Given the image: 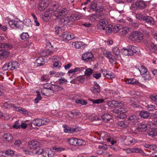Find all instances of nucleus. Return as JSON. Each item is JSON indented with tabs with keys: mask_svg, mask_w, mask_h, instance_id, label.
<instances>
[{
	"mask_svg": "<svg viewBox=\"0 0 157 157\" xmlns=\"http://www.w3.org/2000/svg\"><path fill=\"white\" fill-rule=\"evenodd\" d=\"M64 17H63L61 18H59V19H60V24L63 26H67L68 25V23L71 21H73L76 20H78L80 18L79 17L75 14H73L70 16L64 18Z\"/></svg>",
	"mask_w": 157,
	"mask_h": 157,
	"instance_id": "obj_1",
	"label": "nucleus"
},
{
	"mask_svg": "<svg viewBox=\"0 0 157 157\" xmlns=\"http://www.w3.org/2000/svg\"><path fill=\"white\" fill-rule=\"evenodd\" d=\"M128 109L126 108H120L118 109H114L112 110V112L117 114L115 117L117 119H124L127 117L126 113Z\"/></svg>",
	"mask_w": 157,
	"mask_h": 157,
	"instance_id": "obj_2",
	"label": "nucleus"
},
{
	"mask_svg": "<svg viewBox=\"0 0 157 157\" xmlns=\"http://www.w3.org/2000/svg\"><path fill=\"white\" fill-rule=\"evenodd\" d=\"M137 47L130 45L127 48H124L122 51L123 54L125 56H132L137 52Z\"/></svg>",
	"mask_w": 157,
	"mask_h": 157,
	"instance_id": "obj_3",
	"label": "nucleus"
},
{
	"mask_svg": "<svg viewBox=\"0 0 157 157\" xmlns=\"http://www.w3.org/2000/svg\"><path fill=\"white\" fill-rule=\"evenodd\" d=\"M141 75L145 80L151 79V76L147 68L144 66L141 65L139 69Z\"/></svg>",
	"mask_w": 157,
	"mask_h": 157,
	"instance_id": "obj_4",
	"label": "nucleus"
},
{
	"mask_svg": "<svg viewBox=\"0 0 157 157\" xmlns=\"http://www.w3.org/2000/svg\"><path fill=\"white\" fill-rule=\"evenodd\" d=\"M129 39L132 41L140 42L143 39V35L138 31H136L131 34Z\"/></svg>",
	"mask_w": 157,
	"mask_h": 157,
	"instance_id": "obj_5",
	"label": "nucleus"
},
{
	"mask_svg": "<svg viewBox=\"0 0 157 157\" xmlns=\"http://www.w3.org/2000/svg\"><path fill=\"white\" fill-rule=\"evenodd\" d=\"M68 12L67 9L66 8H60L59 9V10L57 13H54V16L56 17V19H59L63 17H64L65 15L67 14Z\"/></svg>",
	"mask_w": 157,
	"mask_h": 157,
	"instance_id": "obj_6",
	"label": "nucleus"
},
{
	"mask_svg": "<svg viewBox=\"0 0 157 157\" xmlns=\"http://www.w3.org/2000/svg\"><path fill=\"white\" fill-rule=\"evenodd\" d=\"M69 143L74 146L84 145L86 144V142L82 140L78 139L75 138H72L68 140Z\"/></svg>",
	"mask_w": 157,
	"mask_h": 157,
	"instance_id": "obj_7",
	"label": "nucleus"
},
{
	"mask_svg": "<svg viewBox=\"0 0 157 157\" xmlns=\"http://www.w3.org/2000/svg\"><path fill=\"white\" fill-rule=\"evenodd\" d=\"M81 58L85 62H90L94 59V56L91 52H86L82 54Z\"/></svg>",
	"mask_w": 157,
	"mask_h": 157,
	"instance_id": "obj_8",
	"label": "nucleus"
},
{
	"mask_svg": "<svg viewBox=\"0 0 157 157\" xmlns=\"http://www.w3.org/2000/svg\"><path fill=\"white\" fill-rule=\"evenodd\" d=\"M28 147L31 150H36L35 153L38 150L41 149L38 142L36 141H31L28 143Z\"/></svg>",
	"mask_w": 157,
	"mask_h": 157,
	"instance_id": "obj_9",
	"label": "nucleus"
},
{
	"mask_svg": "<svg viewBox=\"0 0 157 157\" xmlns=\"http://www.w3.org/2000/svg\"><path fill=\"white\" fill-rule=\"evenodd\" d=\"M48 121L47 119H36L33 120L32 122V124L35 126H40L47 124Z\"/></svg>",
	"mask_w": 157,
	"mask_h": 157,
	"instance_id": "obj_10",
	"label": "nucleus"
},
{
	"mask_svg": "<svg viewBox=\"0 0 157 157\" xmlns=\"http://www.w3.org/2000/svg\"><path fill=\"white\" fill-rule=\"evenodd\" d=\"M36 154L37 155L42 154L44 157H53L54 155V153L52 151L46 150L44 151L42 149L37 150Z\"/></svg>",
	"mask_w": 157,
	"mask_h": 157,
	"instance_id": "obj_11",
	"label": "nucleus"
},
{
	"mask_svg": "<svg viewBox=\"0 0 157 157\" xmlns=\"http://www.w3.org/2000/svg\"><path fill=\"white\" fill-rule=\"evenodd\" d=\"M48 0H40L38 4V9L40 11H44L48 6Z\"/></svg>",
	"mask_w": 157,
	"mask_h": 157,
	"instance_id": "obj_12",
	"label": "nucleus"
},
{
	"mask_svg": "<svg viewBox=\"0 0 157 157\" xmlns=\"http://www.w3.org/2000/svg\"><path fill=\"white\" fill-rule=\"evenodd\" d=\"M107 24V21L105 19H101L97 24V27L100 30L105 29V27Z\"/></svg>",
	"mask_w": 157,
	"mask_h": 157,
	"instance_id": "obj_13",
	"label": "nucleus"
},
{
	"mask_svg": "<svg viewBox=\"0 0 157 157\" xmlns=\"http://www.w3.org/2000/svg\"><path fill=\"white\" fill-rule=\"evenodd\" d=\"M52 11H49V10L47 9L45 13L42 16V18L44 21H47L52 16H54Z\"/></svg>",
	"mask_w": 157,
	"mask_h": 157,
	"instance_id": "obj_14",
	"label": "nucleus"
},
{
	"mask_svg": "<svg viewBox=\"0 0 157 157\" xmlns=\"http://www.w3.org/2000/svg\"><path fill=\"white\" fill-rule=\"evenodd\" d=\"M143 19V21L150 25H153L155 24V21L154 19L151 17L145 16Z\"/></svg>",
	"mask_w": 157,
	"mask_h": 157,
	"instance_id": "obj_15",
	"label": "nucleus"
},
{
	"mask_svg": "<svg viewBox=\"0 0 157 157\" xmlns=\"http://www.w3.org/2000/svg\"><path fill=\"white\" fill-rule=\"evenodd\" d=\"M124 138V142L126 145H129L131 144H133L135 142V140L130 136H128Z\"/></svg>",
	"mask_w": 157,
	"mask_h": 157,
	"instance_id": "obj_16",
	"label": "nucleus"
},
{
	"mask_svg": "<svg viewBox=\"0 0 157 157\" xmlns=\"http://www.w3.org/2000/svg\"><path fill=\"white\" fill-rule=\"evenodd\" d=\"M142 150L140 148L138 147L128 148L126 149V152L127 153H142Z\"/></svg>",
	"mask_w": 157,
	"mask_h": 157,
	"instance_id": "obj_17",
	"label": "nucleus"
},
{
	"mask_svg": "<svg viewBox=\"0 0 157 157\" xmlns=\"http://www.w3.org/2000/svg\"><path fill=\"white\" fill-rule=\"evenodd\" d=\"M101 118L104 122H108L112 120L113 117L111 115L106 113L103 114Z\"/></svg>",
	"mask_w": 157,
	"mask_h": 157,
	"instance_id": "obj_18",
	"label": "nucleus"
},
{
	"mask_svg": "<svg viewBox=\"0 0 157 157\" xmlns=\"http://www.w3.org/2000/svg\"><path fill=\"white\" fill-rule=\"evenodd\" d=\"M63 127L64 128V132L66 133H73L77 132L76 128L68 127L66 125H63Z\"/></svg>",
	"mask_w": 157,
	"mask_h": 157,
	"instance_id": "obj_19",
	"label": "nucleus"
},
{
	"mask_svg": "<svg viewBox=\"0 0 157 157\" xmlns=\"http://www.w3.org/2000/svg\"><path fill=\"white\" fill-rule=\"evenodd\" d=\"M150 126L149 124H140L137 128V129L139 132H144L147 128H150Z\"/></svg>",
	"mask_w": 157,
	"mask_h": 157,
	"instance_id": "obj_20",
	"label": "nucleus"
},
{
	"mask_svg": "<svg viewBox=\"0 0 157 157\" xmlns=\"http://www.w3.org/2000/svg\"><path fill=\"white\" fill-rule=\"evenodd\" d=\"M135 5L137 6V7L140 9H144L147 6L145 2L139 0L136 1L135 3Z\"/></svg>",
	"mask_w": 157,
	"mask_h": 157,
	"instance_id": "obj_21",
	"label": "nucleus"
},
{
	"mask_svg": "<svg viewBox=\"0 0 157 157\" xmlns=\"http://www.w3.org/2000/svg\"><path fill=\"white\" fill-rule=\"evenodd\" d=\"M72 44L75 48L78 49L83 48L86 46L84 43L81 41L74 42L72 43Z\"/></svg>",
	"mask_w": 157,
	"mask_h": 157,
	"instance_id": "obj_22",
	"label": "nucleus"
},
{
	"mask_svg": "<svg viewBox=\"0 0 157 157\" xmlns=\"http://www.w3.org/2000/svg\"><path fill=\"white\" fill-rule=\"evenodd\" d=\"M60 36L63 37L64 40H70L74 38L73 36L71 37V35L69 34L67 32H63Z\"/></svg>",
	"mask_w": 157,
	"mask_h": 157,
	"instance_id": "obj_23",
	"label": "nucleus"
},
{
	"mask_svg": "<svg viewBox=\"0 0 157 157\" xmlns=\"http://www.w3.org/2000/svg\"><path fill=\"white\" fill-rule=\"evenodd\" d=\"M139 115L141 118L146 119L149 116L150 113L147 111L142 110L140 111Z\"/></svg>",
	"mask_w": 157,
	"mask_h": 157,
	"instance_id": "obj_24",
	"label": "nucleus"
},
{
	"mask_svg": "<svg viewBox=\"0 0 157 157\" xmlns=\"http://www.w3.org/2000/svg\"><path fill=\"white\" fill-rule=\"evenodd\" d=\"M12 48L13 46L10 44L0 43V48H4L6 50H8L11 49Z\"/></svg>",
	"mask_w": 157,
	"mask_h": 157,
	"instance_id": "obj_25",
	"label": "nucleus"
},
{
	"mask_svg": "<svg viewBox=\"0 0 157 157\" xmlns=\"http://www.w3.org/2000/svg\"><path fill=\"white\" fill-rule=\"evenodd\" d=\"M3 138L8 142H12L13 139L12 135L10 133L5 134L3 136Z\"/></svg>",
	"mask_w": 157,
	"mask_h": 157,
	"instance_id": "obj_26",
	"label": "nucleus"
},
{
	"mask_svg": "<svg viewBox=\"0 0 157 157\" xmlns=\"http://www.w3.org/2000/svg\"><path fill=\"white\" fill-rule=\"evenodd\" d=\"M103 75L104 77L108 78H112L114 77L113 75L112 74V73L110 71H108L106 70L102 71Z\"/></svg>",
	"mask_w": 157,
	"mask_h": 157,
	"instance_id": "obj_27",
	"label": "nucleus"
},
{
	"mask_svg": "<svg viewBox=\"0 0 157 157\" xmlns=\"http://www.w3.org/2000/svg\"><path fill=\"white\" fill-rule=\"evenodd\" d=\"M50 89L51 90L55 92H58L61 91L63 88L62 86H59L58 85H52V87Z\"/></svg>",
	"mask_w": 157,
	"mask_h": 157,
	"instance_id": "obj_28",
	"label": "nucleus"
},
{
	"mask_svg": "<svg viewBox=\"0 0 157 157\" xmlns=\"http://www.w3.org/2000/svg\"><path fill=\"white\" fill-rule=\"evenodd\" d=\"M59 7H58V6L57 4H54L52 7L49 8L48 9V10H49V11H52L53 12L52 13L53 14V15H54V13H57V10L59 9Z\"/></svg>",
	"mask_w": 157,
	"mask_h": 157,
	"instance_id": "obj_29",
	"label": "nucleus"
},
{
	"mask_svg": "<svg viewBox=\"0 0 157 157\" xmlns=\"http://www.w3.org/2000/svg\"><path fill=\"white\" fill-rule=\"evenodd\" d=\"M130 31L129 28L126 27L123 29H121V31L120 32L121 35L124 36L128 33Z\"/></svg>",
	"mask_w": 157,
	"mask_h": 157,
	"instance_id": "obj_30",
	"label": "nucleus"
},
{
	"mask_svg": "<svg viewBox=\"0 0 157 157\" xmlns=\"http://www.w3.org/2000/svg\"><path fill=\"white\" fill-rule=\"evenodd\" d=\"M15 26V28H17L21 31L23 30L24 26L21 22H18L17 21Z\"/></svg>",
	"mask_w": 157,
	"mask_h": 157,
	"instance_id": "obj_31",
	"label": "nucleus"
},
{
	"mask_svg": "<svg viewBox=\"0 0 157 157\" xmlns=\"http://www.w3.org/2000/svg\"><path fill=\"white\" fill-rule=\"evenodd\" d=\"M118 104L117 101L112 100L108 101L107 103V105L111 107H116L117 106V105Z\"/></svg>",
	"mask_w": 157,
	"mask_h": 157,
	"instance_id": "obj_32",
	"label": "nucleus"
},
{
	"mask_svg": "<svg viewBox=\"0 0 157 157\" xmlns=\"http://www.w3.org/2000/svg\"><path fill=\"white\" fill-rule=\"evenodd\" d=\"M11 70H13L15 69L18 68L19 66V63L17 62H11Z\"/></svg>",
	"mask_w": 157,
	"mask_h": 157,
	"instance_id": "obj_33",
	"label": "nucleus"
},
{
	"mask_svg": "<svg viewBox=\"0 0 157 157\" xmlns=\"http://www.w3.org/2000/svg\"><path fill=\"white\" fill-rule=\"evenodd\" d=\"M83 69V67H82L80 68L79 67H76L74 69H71L69 70L68 72V73L70 74H74V73L78 72V71H81L82 70V69Z\"/></svg>",
	"mask_w": 157,
	"mask_h": 157,
	"instance_id": "obj_34",
	"label": "nucleus"
},
{
	"mask_svg": "<svg viewBox=\"0 0 157 157\" xmlns=\"http://www.w3.org/2000/svg\"><path fill=\"white\" fill-rule=\"evenodd\" d=\"M101 51L102 54H103L107 58L111 56V53L108 50H105L104 48H102Z\"/></svg>",
	"mask_w": 157,
	"mask_h": 157,
	"instance_id": "obj_35",
	"label": "nucleus"
},
{
	"mask_svg": "<svg viewBox=\"0 0 157 157\" xmlns=\"http://www.w3.org/2000/svg\"><path fill=\"white\" fill-rule=\"evenodd\" d=\"M11 62L7 63L4 65L2 67V69L4 70H11Z\"/></svg>",
	"mask_w": 157,
	"mask_h": 157,
	"instance_id": "obj_36",
	"label": "nucleus"
},
{
	"mask_svg": "<svg viewBox=\"0 0 157 157\" xmlns=\"http://www.w3.org/2000/svg\"><path fill=\"white\" fill-rule=\"evenodd\" d=\"M29 37L28 33H23L21 35V39L23 40H26Z\"/></svg>",
	"mask_w": 157,
	"mask_h": 157,
	"instance_id": "obj_37",
	"label": "nucleus"
},
{
	"mask_svg": "<svg viewBox=\"0 0 157 157\" xmlns=\"http://www.w3.org/2000/svg\"><path fill=\"white\" fill-rule=\"evenodd\" d=\"M44 61L42 57H39L36 60V63L38 66H41L44 63Z\"/></svg>",
	"mask_w": 157,
	"mask_h": 157,
	"instance_id": "obj_38",
	"label": "nucleus"
},
{
	"mask_svg": "<svg viewBox=\"0 0 157 157\" xmlns=\"http://www.w3.org/2000/svg\"><path fill=\"white\" fill-rule=\"evenodd\" d=\"M117 125L121 128H125L128 126V124L123 121L117 122Z\"/></svg>",
	"mask_w": 157,
	"mask_h": 157,
	"instance_id": "obj_39",
	"label": "nucleus"
},
{
	"mask_svg": "<svg viewBox=\"0 0 157 157\" xmlns=\"http://www.w3.org/2000/svg\"><path fill=\"white\" fill-rule=\"evenodd\" d=\"M89 17H90L91 20L93 21H98V20L97 13L91 14Z\"/></svg>",
	"mask_w": 157,
	"mask_h": 157,
	"instance_id": "obj_40",
	"label": "nucleus"
},
{
	"mask_svg": "<svg viewBox=\"0 0 157 157\" xmlns=\"http://www.w3.org/2000/svg\"><path fill=\"white\" fill-rule=\"evenodd\" d=\"M89 100L90 101H92L93 104H97L102 103L104 100V99H98L96 100L89 99Z\"/></svg>",
	"mask_w": 157,
	"mask_h": 157,
	"instance_id": "obj_41",
	"label": "nucleus"
},
{
	"mask_svg": "<svg viewBox=\"0 0 157 157\" xmlns=\"http://www.w3.org/2000/svg\"><path fill=\"white\" fill-rule=\"evenodd\" d=\"M149 135L154 137L157 136V129H151L149 133Z\"/></svg>",
	"mask_w": 157,
	"mask_h": 157,
	"instance_id": "obj_42",
	"label": "nucleus"
},
{
	"mask_svg": "<svg viewBox=\"0 0 157 157\" xmlns=\"http://www.w3.org/2000/svg\"><path fill=\"white\" fill-rule=\"evenodd\" d=\"M121 26L120 25L118 24L113 27L112 31L115 33H116L121 29Z\"/></svg>",
	"mask_w": 157,
	"mask_h": 157,
	"instance_id": "obj_43",
	"label": "nucleus"
},
{
	"mask_svg": "<svg viewBox=\"0 0 157 157\" xmlns=\"http://www.w3.org/2000/svg\"><path fill=\"white\" fill-rule=\"evenodd\" d=\"M37 94V96L36 98L35 99V102L37 103H38L39 100L42 99V97L41 96L40 92L38 91L36 92Z\"/></svg>",
	"mask_w": 157,
	"mask_h": 157,
	"instance_id": "obj_44",
	"label": "nucleus"
},
{
	"mask_svg": "<svg viewBox=\"0 0 157 157\" xmlns=\"http://www.w3.org/2000/svg\"><path fill=\"white\" fill-rule=\"evenodd\" d=\"M75 102L77 104H80L83 105L87 104V102L83 99H78L75 101Z\"/></svg>",
	"mask_w": 157,
	"mask_h": 157,
	"instance_id": "obj_45",
	"label": "nucleus"
},
{
	"mask_svg": "<svg viewBox=\"0 0 157 157\" xmlns=\"http://www.w3.org/2000/svg\"><path fill=\"white\" fill-rule=\"evenodd\" d=\"M41 81L42 82H48L50 79V78L48 75H44L41 77Z\"/></svg>",
	"mask_w": 157,
	"mask_h": 157,
	"instance_id": "obj_46",
	"label": "nucleus"
},
{
	"mask_svg": "<svg viewBox=\"0 0 157 157\" xmlns=\"http://www.w3.org/2000/svg\"><path fill=\"white\" fill-rule=\"evenodd\" d=\"M23 23L25 25L29 26L31 25V21L29 19L25 18L23 21Z\"/></svg>",
	"mask_w": 157,
	"mask_h": 157,
	"instance_id": "obj_47",
	"label": "nucleus"
},
{
	"mask_svg": "<svg viewBox=\"0 0 157 157\" xmlns=\"http://www.w3.org/2000/svg\"><path fill=\"white\" fill-rule=\"evenodd\" d=\"M14 153V151L10 149H8L6 151V155L10 156H12Z\"/></svg>",
	"mask_w": 157,
	"mask_h": 157,
	"instance_id": "obj_48",
	"label": "nucleus"
},
{
	"mask_svg": "<svg viewBox=\"0 0 157 157\" xmlns=\"http://www.w3.org/2000/svg\"><path fill=\"white\" fill-rule=\"evenodd\" d=\"M17 21L15 20H11L9 22V24L10 26V27L12 28H15V25L16 24Z\"/></svg>",
	"mask_w": 157,
	"mask_h": 157,
	"instance_id": "obj_49",
	"label": "nucleus"
},
{
	"mask_svg": "<svg viewBox=\"0 0 157 157\" xmlns=\"http://www.w3.org/2000/svg\"><path fill=\"white\" fill-rule=\"evenodd\" d=\"M137 120V117L135 115H133L130 116L128 119V121H130L132 122H134L135 121Z\"/></svg>",
	"mask_w": 157,
	"mask_h": 157,
	"instance_id": "obj_50",
	"label": "nucleus"
},
{
	"mask_svg": "<svg viewBox=\"0 0 157 157\" xmlns=\"http://www.w3.org/2000/svg\"><path fill=\"white\" fill-rule=\"evenodd\" d=\"M113 52L116 56H118L120 54V51L117 47H115L113 48Z\"/></svg>",
	"mask_w": 157,
	"mask_h": 157,
	"instance_id": "obj_51",
	"label": "nucleus"
},
{
	"mask_svg": "<svg viewBox=\"0 0 157 157\" xmlns=\"http://www.w3.org/2000/svg\"><path fill=\"white\" fill-rule=\"evenodd\" d=\"M97 8V4L95 2H92L90 7V10L94 11L96 10Z\"/></svg>",
	"mask_w": 157,
	"mask_h": 157,
	"instance_id": "obj_52",
	"label": "nucleus"
},
{
	"mask_svg": "<svg viewBox=\"0 0 157 157\" xmlns=\"http://www.w3.org/2000/svg\"><path fill=\"white\" fill-rule=\"evenodd\" d=\"M146 108L149 111H153L156 110V107L155 105H148Z\"/></svg>",
	"mask_w": 157,
	"mask_h": 157,
	"instance_id": "obj_53",
	"label": "nucleus"
},
{
	"mask_svg": "<svg viewBox=\"0 0 157 157\" xmlns=\"http://www.w3.org/2000/svg\"><path fill=\"white\" fill-rule=\"evenodd\" d=\"M93 71L92 69L89 68L85 71V75L86 76H89L93 73Z\"/></svg>",
	"mask_w": 157,
	"mask_h": 157,
	"instance_id": "obj_54",
	"label": "nucleus"
},
{
	"mask_svg": "<svg viewBox=\"0 0 157 157\" xmlns=\"http://www.w3.org/2000/svg\"><path fill=\"white\" fill-rule=\"evenodd\" d=\"M1 57L6 58L9 55L10 53L7 51H1Z\"/></svg>",
	"mask_w": 157,
	"mask_h": 157,
	"instance_id": "obj_55",
	"label": "nucleus"
},
{
	"mask_svg": "<svg viewBox=\"0 0 157 157\" xmlns=\"http://www.w3.org/2000/svg\"><path fill=\"white\" fill-rule=\"evenodd\" d=\"M53 149L56 151L59 152H60L62 151H64L65 149V148L63 147H57L56 146H53Z\"/></svg>",
	"mask_w": 157,
	"mask_h": 157,
	"instance_id": "obj_56",
	"label": "nucleus"
},
{
	"mask_svg": "<svg viewBox=\"0 0 157 157\" xmlns=\"http://www.w3.org/2000/svg\"><path fill=\"white\" fill-rule=\"evenodd\" d=\"M93 120L95 121H98L97 123H95V124L96 125H99L101 123V119L99 118L98 117H93L92 118Z\"/></svg>",
	"mask_w": 157,
	"mask_h": 157,
	"instance_id": "obj_57",
	"label": "nucleus"
},
{
	"mask_svg": "<svg viewBox=\"0 0 157 157\" xmlns=\"http://www.w3.org/2000/svg\"><path fill=\"white\" fill-rule=\"evenodd\" d=\"M69 113L73 115V116H76L79 115L80 113L78 111H76L75 110H72L71 111H70Z\"/></svg>",
	"mask_w": 157,
	"mask_h": 157,
	"instance_id": "obj_58",
	"label": "nucleus"
},
{
	"mask_svg": "<svg viewBox=\"0 0 157 157\" xmlns=\"http://www.w3.org/2000/svg\"><path fill=\"white\" fill-rule=\"evenodd\" d=\"M67 82V80L64 78H61L59 80V83L61 85H63V83L66 84Z\"/></svg>",
	"mask_w": 157,
	"mask_h": 157,
	"instance_id": "obj_59",
	"label": "nucleus"
},
{
	"mask_svg": "<svg viewBox=\"0 0 157 157\" xmlns=\"http://www.w3.org/2000/svg\"><path fill=\"white\" fill-rule=\"evenodd\" d=\"M144 16L140 14H136V17L137 19H139L140 21H143V18L144 17Z\"/></svg>",
	"mask_w": 157,
	"mask_h": 157,
	"instance_id": "obj_60",
	"label": "nucleus"
},
{
	"mask_svg": "<svg viewBox=\"0 0 157 157\" xmlns=\"http://www.w3.org/2000/svg\"><path fill=\"white\" fill-rule=\"evenodd\" d=\"M105 30V33L108 35H109L112 31L111 28L109 26H106Z\"/></svg>",
	"mask_w": 157,
	"mask_h": 157,
	"instance_id": "obj_61",
	"label": "nucleus"
},
{
	"mask_svg": "<svg viewBox=\"0 0 157 157\" xmlns=\"http://www.w3.org/2000/svg\"><path fill=\"white\" fill-rule=\"evenodd\" d=\"M21 124L18 122V121L15 122V124L13 125V127L14 128L18 129L20 127Z\"/></svg>",
	"mask_w": 157,
	"mask_h": 157,
	"instance_id": "obj_62",
	"label": "nucleus"
},
{
	"mask_svg": "<svg viewBox=\"0 0 157 157\" xmlns=\"http://www.w3.org/2000/svg\"><path fill=\"white\" fill-rule=\"evenodd\" d=\"M111 148L114 151H119L121 149L120 147L117 145L113 146L111 147Z\"/></svg>",
	"mask_w": 157,
	"mask_h": 157,
	"instance_id": "obj_63",
	"label": "nucleus"
},
{
	"mask_svg": "<svg viewBox=\"0 0 157 157\" xmlns=\"http://www.w3.org/2000/svg\"><path fill=\"white\" fill-rule=\"evenodd\" d=\"M150 99L153 101L157 102V94H153L151 95Z\"/></svg>",
	"mask_w": 157,
	"mask_h": 157,
	"instance_id": "obj_64",
	"label": "nucleus"
}]
</instances>
